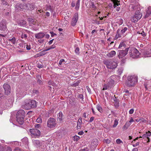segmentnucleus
Returning a JSON list of instances; mask_svg holds the SVG:
<instances>
[{
    "instance_id": "36",
    "label": "nucleus",
    "mask_w": 151,
    "mask_h": 151,
    "mask_svg": "<svg viewBox=\"0 0 151 151\" xmlns=\"http://www.w3.org/2000/svg\"><path fill=\"white\" fill-rule=\"evenodd\" d=\"M137 33L140 34L143 37H145L146 34L143 31H142L141 33H140V32H137Z\"/></svg>"
},
{
    "instance_id": "14",
    "label": "nucleus",
    "mask_w": 151,
    "mask_h": 151,
    "mask_svg": "<svg viewBox=\"0 0 151 151\" xmlns=\"http://www.w3.org/2000/svg\"><path fill=\"white\" fill-rule=\"evenodd\" d=\"M45 34H44V32H40L36 34L35 35V37L37 39H41L43 38L45 36Z\"/></svg>"
},
{
    "instance_id": "43",
    "label": "nucleus",
    "mask_w": 151,
    "mask_h": 151,
    "mask_svg": "<svg viewBox=\"0 0 151 151\" xmlns=\"http://www.w3.org/2000/svg\"><path fill=\"white\" fill-rule=\"evenodd\" d=\"M2 97V99H5L6 98V96H3V94L2 92L0 91V98H1Z\"/></svg>"
},
{
    "instance_id": "49",
    "label": "nucleus",
    "mask_w": 151,
    "mask_h": 151,
    "mask_svg": "<svg viewBox=\"0 0 151 151\" xmlns=\"http://www.w3.org/2000/svg\"><path fill=\"white\" fill-rule=\"evenodd\" d=\"M144 122V123H146L147 122V120L145 119H143V118L140 119V122Z\"/></svg>"
},
{
    "instance_id": "10",
    "label": "nucleus",
    "mask_w": 151,
    "mask_h": 151,
    "mask_svg": "<svg viewBox=\"0 0 151 151\" xmlns=\"http://www.w3.org/2000/svg\"><path fill=\"white\" fill-rule=\"evenodd\" d=\"M29 132L31 134L35 136H39L40 135V132L38 129H30Z\"/></svg>"
},
{
    "instance_id": "21",
    "label": "nucleus",
    "mask_w": 151,
    "mask_h": 151,
    "mask_svg": "<svg viewBox=\"0 0 151 151\" xmlns=\"http://www.w3.org/2000/svg\"><path fill=\"white\" fill-rule=\"evenodd\" d=\"M26 21L24 20H21L17 22V24L21 26H24L26 24Z\"/></svg>"
},
{
    "instance_id": "51",
    "label": "nucleus",
    "mask_w": 151,
    "mask_h": 151,
    "mask_svg": "<svg viewBox=\"0 0 151 151\" xmlns=\"http://www.w3.org/2000/svg\"><path fill=\"white\" fill-rule=\"evenodd\" d=\"M122 71L123 70L122 68L119 69L118 70L119 75H120L122 73Z\"/></svg>"
},
{
    "instance_id": "46",
    "label": "nucleus",
    "mask_w": 151,
    "mask_h": 151,
    "mask_svg": "<svg viewBox=\"0 0 151 151\" xmlns=\"http://www.w3.org/2000/svg\"><path fill=\"white\" fill-rule=\"evenodd\" d=\"M80 83V81H76V82L75 83L73 84V86H78L79 84Z\"/></svg>"
},
{
    "instance_id": "48",
    "label": "nucleus",
    "mask_w": 151,
    "mask_h": 151,
    "mask_svg": "<svg viewBox=\"0 0 151 151\" xmlns=\"http://www.w3.org/2000/svg\"><path fill=\"white\" fill-rule=\"evenodd\" d=\"M28 21L29 22L33 24V22H34L33 19L32 18H29L28 19Z\"/></svg>"
},
{
    "instance_id": "2",
    "label": "nucleus",
    "mask_w": 151,
    "mask_h": 151,
    "mask_svg": "<svg viewBox=\"0 0 151 151\" xmlns=\"http://www.w3.org/2000/svg\"><path fill=\"white\" fill-rule=\"evenodd\" d=\"M25 112L22 109L18 111L16 114L17 122L20 124L22 125L24 122Z\"/></svg>"
},
{
    "instance_id": "30",
    "label": "nucleus",
    "mask_w": 151,
    "mask_h": 151,
    "mask_svg": "<svg viewBox=\"0 0 151 151\" xmlns=\"http://www.w3.org/2000/svg\"><path fill=\"white\" fill-rule=\"evenodd\" d=\"M80 1V0H78L76 2L75 8L77 10H78L79 9Z\"/></svg>"
},
{
    "instance_id": "26",
    "label": "nucleus",
    "mask_w": 151,
    "mask_h": 151,
    "mask_svg": "<svg viewBox=\"0 0 151 151\" xmlns=\"http://www.w3.org/2000/svg\"><path fill=\"white\" fill-rule=\"evenodd\" d=\"M126 45L125 43L124 42H121L118 47V48L123 49L124 48L126 47Z\"/></svg>"
},
{
    "instance_id": "13",
    "label": "nucleus",
    "mask_w": 151,
    "mask_h": 151,
    "mask_svg": "<svg viewBox=\"0 0 151 151\" xmlns=\"http://www.w3.org/2000/svg\"><path fill=\"white\" fill-rule=\"evenodd\" d=\"M34 145L37 148H38L42 145L41 142L38 140H35L33 141Z\"/></svg>"
},
{
    "instance_id": "32",
    "label": "nucleus",
    "mask_w": 151,
    "mask_h": 151,
    "mask_svg": "<svg viewBox=\"0 0 151 151\" xmlns=\"http://www.w3.org/2000/svg\"><path fill=\"white\" fill-rule=\"evenodd\" d=\"M9 40L13 44H15L16 43V39L14 37H13L12 39H9Z\"/></svg>"
},
{
    "instance_id": "55",
    "label": "nucleus",
    "mask_w": 151,
    "mask_h": 151,
    "mask_svg": "<svg viewBox=\"0 0 151 151\" xmlns=\"http://www.w3.org/2000/svg\"><path fill=\"white\" fill-rule=\"evenodd\" d=\"M108 87H109V86H107L106 85H105L104 86V88L103 89V90H107L108 88Z\"/></svg>"
},
{
    "instance_id": "8",
    "label": "nucleus",
    "mask_w": 151,
    "mask_h": 151,
    "mask_svg": "<svg viewBox=\"0 0 151 151\" xmlns=\"http://www.w3.org/2000/svg\"><path fill=\"white\" fill-rule=\"evenodd\" d=\"M129 47L126 48L125 50H118L119 54L118 55L119 58H122L125 56L127 54Z\"/></svg>"
},
{
    "instance_id": "9",
    "label": "nucleus",
    "mask_w": 151,
    "mask_h": 151,
    "mask_svg": "<svg viewBox=\"0 0 151 151\" xmlns=\"http://www.w3.org/2000/svg\"><path fill=\"white\" fill-rule=\"evenodd\" d=\"M3 88L5 91V94L8 95L10 93L11 88L10 86L7 83H4L3 86Z\"/></svg>"
},
{
    "instance_id": "29",
    "label": "nucleus",
    "mask_w": 151,
    "mask_h": 151,
    "mask_svg": "<svg viewBox=\"0 0 151 151\" xmlns=\"http://www.w3.org/2000/svg\"><path fill=\"white\" fill-rule=\"evenodd\" d=\"M120 29H118V30H117V34L116 35V37L114 38L115 39H116L121 37V34L120 33Z\"/></svg>"
},
{
    "instance_id": "15",
    "label": "nucleus",
    "mask_w": 151,
    "mask_h": 151,
    "mask_svg": "<svg viewBox=\"0 0 151 151\" xmlns=\"http://www.w3.org/2000/svg\"><path fill=\"white\" fill-rule=\"evenodd\" d=\"M13 101L12 99H10L9 98L6 99L5 101V104L6 106L9 107L11 106L13 103Z\"/></svg>"
},
{
    "instance_id": "27",
    "label": "nucleus",
    "mask_w": 151,
    "mask_h": 151,
    "mask_svg": "<svg viewBox=\"0 0 151 151\" xmlns=\"http://www.w3.org/2000/svg\"><path fill=\"white\" fill-rule=\"evenodd\" d=\"M22 142L24 145L28 144V139L27 137H25L22 139Z\"/></svg>"
},
{
    "instance_id": "52",
    "label": "nucleus",
    "mask_w": 151,
    "mask_h": 151,
    "mask_svg": "<svg viewBox=\"0 0 151 151\" xmlns=\"http://www.w3.org/2000/svg\"><path fill=\"white\" fill-rule=\"evenodd\" d=\"M127 122L125 124L123 127L122 129H123L126 130L127 129L128 126H127Z\"/></svg>"
},
{
    "instance_id": "25",
    "label": "nucleus",
    "mask_w": 151,
    "mask_h": 151,
    "mask_svg": "<svg viewBox=\"0 0 151 151\" xmlns=\"http://www.w3.org/2000/svg\"><path fill=\"white\" fill-rule=\"evenodd\" d=\"M108 81V84L109 86H111L114 84V81L111 78H109Z\"/></svg>"
},
{
    "instance_id": "58",
    "label": "nucleus",
    "mask_w": 151,
    "mask_h": 151,
    "mask_svg": "<svg viewBox=\"0 0 151 151\" xmlns=\"http://www.w3.org/2000/svg\"><path fill=\"white\" fill-rule=\"evenodd\" d=\"M6 149V150H4V151H12V149L10 147H7Z\"/></svg>"
},
{
    "instance_id": "7",
    "label": "nucleus",
    "mask_w": 151,
    "mask_h": 151,
    "mask_svg": "<svg viewBox=\"0 0 151 151\" xmlns=\"http://www.w3.org/2000/svg\"><path fill=\"white\" fill-rule=\"evenodd\" d=\"M56 124V120L53 118H50L47 122V126L49 128H53L55 126Z\"/></svg>"
},
{
    "instance_id": "64",
    "label": "nucleus",
    "mask_w": 151,
    "mask_h": 151,
    "mask_svg": "<svg viewBox=\"0 0 151 151\" xmlns=\"http://www.w3.org/2000/svg\"><path fill=\"white\" fill-rule=\"evenodd\" d=\"M40 124H36L35 125V127L36 128H38L40 127Z\"/></svg>"
},
{
    "instance_id": "17",
    "label": "nucleus",
    "mask_w": 151,
    "mask_h": 151,
    "mask_svg": "<svg viewBox=\"0 0 151 151\" xmlns=\"http://www.w3.org/2000/svg\"><path fill=\"white\" fill-rule=\"evenodd\" d=\"M113 100L114 101L113 103H114L115 107L116 108L118 107L119 105V100L117 99L115 97V95L114 96V97L113 98Z\"/></svg>"
},
{
    "instance_id": "44",
    "label": "nucleus",
    "mask_w": 151,
    "mask_h": 151,
    "mask_svg": "<svg viewBox=\"0 0 151 151\" xmlns=\"http://www.w3.org/2000/svg\"><path fill=\"white\" fill-rule=\"evenodd\" d=\"M65 60L64 59H61L60 60V62L59 63V65H61L63 64V63H64V64H65L64 63H65Z\"/></svg>"
},
{
    "instance_id": "57",
    "label": "nucleus",
    "mask_w": 151,
    "mask_h": 151,
    "mask_svg": "<svg viewBox=\"0 0 151 151\" xmlns=\"http://www.w3.org/2000/svg\"><path fill=\"white\" fill-rule=\"evenodd\" d=\"M134 111V109H131L129 111V113L130 114H132Z\"/></svg>"
},
{
    "instance_id": "62",
    "label": "nucleus",
    "mask_w": 151,
    "mask_h": 151,
    "mask_svg": "<svg viewBox=\"0 0 151 151\" xmlns=\"http://www.w3.org/2000/svg\"><path fill=\"white\" fill-rule=\"evenodd\" d=\"M139 145V142H137L135 144H133L132 145L134 147H136V146L138 145Z\"/></svg>"
},
{
    "instance_id": "50",
    "label": "nucleus",
    "mask_w": 151,
    "mask_h": 151,
    "mask_svg": "<svg viewBox=\"0 0 151 151\" xmlns=\"http://www.w3.org/2000/svg\"><path fill=\"white\" fill-rule=\"evenodd\" d=\"M146 134L147 137L150 136L151 135V132L150 131H148L147 132H146Z\"/></svg>"
},
{
    "instance_id": "54",
    "label": "nucleus",
    "mask_w": 151,
    "mask_h": 151,
    "mask_svg": "<svg viewBox=\"0 0 151 151\" xmlns=\"http://www.w3.org/2000/svg\"><path fill=\"white\" fill-rule=\"evenodd\" d=\"M50 33L51 34V36L52 37H53L55 35H56L57 34L54 33L53 32H50Z\"/></svg>"
},
{
    "instance_id": "38",
    "label": "nucleus",
    "mask_w": 151,
    "mask_h": 151,
    "mask_svg": "<svg viewBox=\"0 0 151 151\" xmlns=\"http://www.w3.org/2000/svg\"><path fill=\"white\" fill-rule=\"evenodd\" d=\"M36 121L38 123H41L42 122V119L41 116H39L37 119Z\"/></svg>"
},
{
    "instance_id": "40",
    "label": "nucleus",
    "mask_w": 151,
    "mask_h": 151,
    "mask_svg": "<svg viewBox=\"0 0 151 151\" xmlns=\"http://www.w3.org/2000/svg\"><path fill=\"white\" fill-rule=\"evenodd\" d=\"M79 48L78 47H77L75 50V53L77 54H79Z\"/></svg>"
},
{
    "instance_id": "18",
    "label": "nucleus",
    "mask_w": 151,
    "mask_h": 151,
    "mask_svg": "<svg viewBox=\"0 0 151 151\" xmlns=\"http://www.w3.org/2000/svg\"><path fill=\"white\" fill-rule=\"evenodd\" d=\"M145 57H151V50L150 49H148L147 50L145 51L143 53Z\"/></svg>"
},
{
    "instance_id": "61",
    "label": "nucleus",
    "mask_w": 151,
    "mask_h": 151,
    "mask_svg": "<svg viewBox=\"0 0 151 151\" xmlns=\"http://www.w3.org/2000/svg\"><path fill=\"white\" fill-rule=\"evenodd\" d=\"M79 151H88V150H87V148H84L80 150Z\"/></svg>"
},
{
    "instance_id": "39",
    "label": "nucleus",
    "mask_w": 151,
    "mask_h": 151,
    "mask_svg": "<svg viewBox=\"0 0 151 151\" xmlns=\"http://www.w3.org/2000/svg\"><path fill=\"white\" fill-rule=\"evenodd\" d=\"M80 137L77 136H75L73 137V140L74 141H77L80 139Z\"/></svg>"
},
{
    "instance_id": "6",
    "label": "nucleus",
    "mask_w": 151,
    "mask_h": 151,
    "mask_svg": "<svg viewBox=\"0 0 151 151\" xmlns=\"http://www.w3.org/2000/svg\"><path fill=\"white\" fill-rule=\"evenodd\" d=\"M142 15L140 13L139 10L136 11L135 14L131 19V21L133 22H137L142 17Z\"/></svg>"
},
{
    "instance_id": "45",
    "label": "nucleus",
    "mask_w": 151,
    "mask_h": 151,
    "mask_svg": "<svg viewBox=\"0 0 151 151\" xmlns=\"http://www.w3.org/2000/svg\"><path fill=\"white\" fill-rule=\"evenodd\" d=\"M37 83L40 85H42L43 84V82L42 81L40 80V79L38 78L37 80Z\"/></svg>"
},
{
    "instance_id": "24",
    "label": "nucleus",
    "mask_w": 151,
    "mask_h": 151,
    "mask_svg": "<svg viewBox=\"0 0 151 151\" xmlns=\"http://www.w3.org/2000/svg\"><path fill=\"white\" fill-rule=\"evenodd\" d=\"M82 123V118L80 117L78 119V122L77 125V129H80L81 128V123Z\"/></svg>"
},
{
    "instance_id": "4",
    "label": "nucleus",
    "mask_w": 151,
    "mask_h": 151,
    "mask_svg": "<svg viewBox=\"0 0 151 151\" xmlns=\"http://www.w3.org/2000/svg\"><path fill=\"white\" fill-rule=\"evenodd\" d=\"M129 56L133 58H136L140 55L139 51L134 47L129 48Z\"/></svg>"
},
{
    "instance_id": "11",
    "label": "nucleus",
    "mask_w": 151,
    "mask_h": 151,
    "mask_svg": "<svg viewBox=\"0 0 151 151\" xmlns=\"http://www.w3.org/2000/svg\"><path fill=\"white\" fill-rule=\"evenodd\" d=\"M6 29V22L4 20H2L0 22V30L3 31Z\"/></svg>"
},
{
    "instance_id": "1",
    "label": "nucleus",
    "mask_w": 151,
    "mask_h": 151,
    "mask_svg": "<svg viewBox=\"0 0 151 151\" xmlns=\"http://www.w3.org/2000/svg\"><path fill=\"white\" fill-rule=\"evenodd\" d=\"M22 107L26 109L35 108L37 107V103L35 100H27L25 101Z\"/></svg>"
},
{
    "instance_id": "35",
    "label": "nucleus",
    "mask_w": 151,
    "mask_h": 151,
    "mask_svg": "<svg viewBox=\"0 0 151 151\" xmlns=\"http://www.w3.org/2000/svg\"><path fill=\"white\" fill-rule=\"evenodd\" d=\"M46 51L45 50H44L40 52L39 54V56H42L45 54H46L45 52Z\"/></svg>"
},
{
    "instance_id": "34",
    "label": "nucleus",
    "mask_w": 151,
    "mask_h": 151,
    "mask_svg": "<svg viewBox=\"0 0 151 151\" xmlns=\"http://www.w3.org/2000/svg\"><path fill=\"white\" fill-rule=\"evenodd\" d=\"M96 108L101 113H102L103 112L102 108L101 106L99 105H97L96 106Z\"/></svg>"
},
{
    "instance_id": "63",
    "label": "nucleus",
    "mask_w": 151,
    "mask_h": 151,
    "mask_svg": "<svg viewBox=\"0 0 151 151\" xmlns=\"http://www.w3.org/2000/svg\"><path fill=\"white\" fill-rule=\"evenodd\" d=\"M26 48H27V50H30V49H31L30 45H27Z\"/></svg>"
},
{
    "instance_id": "28",
    "label": "nucleus",
    "mask_w": 151,
    "mask_h": 151,
    "mask_svg": "<svg viewBox=\"0 0 151 151\" xmlns=\"http://www.w3.org/2000/svg\"><path fill=\"white\" fill-rule=\"evenodd\" d=\"M63 116V114L62 112L61 111L60 112L59 114L58 115V119H59L60 122H61L62 120V117Z\"/></svg>"
},
{
    "instance_id": "60",
    "label": "nucleus",
    "mask_w": 151,
    "mask_h": 151,
    "mask_svg": "<svg viewBox=\"0 0 151 151\" xmlns=\"http://www.w3.org/2000/svg\"><path fill=\"white\" fill-rule=\"evenodd\" d=\"M105 141L108 144H109L111 142L110 140L108 139H106Z\"/></svg>"
},
{
    "instance_id": "42",
    "label": "nucleus",
    "mask_w": 151,
    "mask_h": 151,
    "mask_svg": "<svg viewBox=\"0 0 151 151\" xmlns=\"http://www.w3.org/2000/svg\"><path fill=\"white\" fill-rule=\"evenodd\" d=\"M5 149H6V148L5 147L2 146L1 145H0V150L1 151H4V150Z\"/></svg>"
},
{
    "instance_id": "37",
    "label": "nucleus",
    "mask_w": 151,
    "mask_h": 151,
    "mask_svg": "<svg viewBox=\"0 0 151 151\" xmlns=\"http://www.w3.org/2000/svg\"><path fill=\"white\" fill-rule=\"evenodd\" d=\"M118 120L117 119H116L114 120V124L113 126V127L114 128L116 127L118 124Z\"/></svg>"
},
{
    "instance_id": "56",
    "label": "nucleus",
    "mask_w": 151,
    "mask_h": 151,
    "mask_svg": "<svg viewBox=\"0 0 151 151\" xmlns=\"http://www.w3.org/2000/svg\"><path fill=\"white\" fill-rule=\"evenodd\" d=\"M94 119V117H93V116L91 117L90 118V120L89 121V122L90 123L92 122L93 120Z\"/></svg>"
},
{
    "instance_id": "47",
    "label": "nucleus",
    "mask_w": 151,
    "mask_h": 151,
    "mask_svg": "<svg viewBox=\"0 0 151 151\" xmlns=\"http://www.w3.org/2000/svg\"><path fill=\"white\" fill-rule=\"evenodd\" d=\"M116 142L118 144H120L121 143H123V142L119 139H117Z\"/></svg>"
},
{
    "instance_id": "3",
    "label": "nucleus",
    "mask_w": 151,
    "mask_h": 151,
    "mask_svg": "<svg viewBox=\"0 0 151 151\" xmlns=\"http://www.w3.org/2000/svg\"><path fill=\"white\" fill-rule=\"evenodd\" d=\"M137 77L134 76H128L126 83L128 87L133 86L137 83Z\"/></svg>"
},
{
    "instance_id": "41",
    "label": "nucleus",
    "mask_w": 151,
    "mask_h": 151,
    "mask_svg": "<svg viewBox=\"0 0 151 151\" xmlns=\"http://www.w3.org/2000/svg\"><path fill=\"white\" fill-rule=\"evenodd\" d=\"M32 93H33L34 94H37L39 93V91L37 90H33L32 91Z\"/></svg>"
},
{
    "instance_id": "59",
    "label": "nucleus",
    "mask_w": 151,
    "mask_h": 151,
    "mask_svg": "<svg viewBox=\"0 0 151 151\" xmlns=\"http://www.w3.org/2000/svg\"><path fill=\"white\" fill-rule=\"evenodd\" d=\"M15 151H22L18 147H17L14 149Z\"/></svg>"
},
{
    "instance_id": "53",
    "label": "nucleus",
    "mask_w": 151,
    "mask_h": 151,
    "mask_svg": "<svg viewBox=\"0 0 151 151\" xmlns=\"http://www.w3.org/2000/svg\"><path fill=\"white\" fill-rule=\"evenodd\" d=\"M83 95L82 94H80L78 96V98H79L80 99H83Z\"/></svg>"
},
{
    "instance_id": "20",
    "label": "nucleus",
    "mask_w": 151,
    "mask_h": 151,
    "mask_svg": "<svg viewBox=\"0 0 151 151\" xmlns=\"http://www.w3.org/2000/svg\"><path fill=\"white\" fill-rule=\"evenodd\" d=\"M16 8H19L21 9H26V4H17L16 5Z\"/></svg>"
},
{
    "instance_id": "23",
    "label": "nucleus",
    "mask_w": 151,
    "mask_h": 151,
    "mask_svg": "<svg viewBox=\"0 0 151 151\" xmlns=\"http://www.w3.org/2000/svg\"><path fill=\"white\" fill-rule=\"evenodd\" d=\"M143 138L145 139V140L147 141V142H149L150 141V139L147 136L146 134H144L142 136H140L139 138Z\"/></svg>"
},
{
    "instance_id": "22",
    "label": "nucleus",
    "mask_w": 151,
    "mask_h": 151,
    "mask_svg": "<svg viewBox=\"0 0 151 151\" xmlns=\"http://www.w3.org/2000/svg\"><path fill=\"white\" fill-rule=\"evenodd\" d=\"M116 53L115 51L113 50L107 54V56L109 58H112L116 55Z\"/></svg>"
},
{
    "instance_id": "31",
    "label": "nucleus",
    "mask_w": 151,
    "mask_h": 151,
    "mask_svg": "<svg viewBox=\"0 0 151 151\" xmlns=\"http://www.w3.org/2000/svg\"><path fill=\"white\" fill-rule=\"evenodd\" d=\"M111 1L113 2L114 4H115L116 6H118L120 5V1H118V0H111Z\"/></svg>"
},
{
    "instance_id": "19",
    "label": "nucleus",
    "mask_w": 151,
    "mask_h": 151,
    "mask_svg": "<svg viewBox=\"0 0 151 151\" xmlns=\"http://www.w3.org/2000/svg\"><path fill=\"white\" fill-rule=\"evenodd\" d=\"M146 13L145 17V18L148 17L151 14V7L150 6L148 7L146 9Z\"/></svg>"
},
{
    "instance_id": "16",
    "label": "nucleus",
    "mask_w": 151,
    "mask_h": 151,
    "mask_svg": "<svg viewBox=\"0 0 151 151\" xmlns=\"http://www.w3.org/2000/svg\"><path fill=\"white\" fill-rule=\"evenodd\" d=\"M26 9L32 10L34 9L35 6L33 4L28 3L26 4Z\"/></svg>"
},
{
    "instance_id": "12",
    "label": "nucleus",
    "mask_w": 151,
    "mask_h": 151,
    "mask_svg": "<svg viewBox=\"0 0 151 151\" xmlns=\"http://www.w3.org/2000/svg\"><path fill=\"white\" fill-rule=\"evenodd\" d=\"M78 16V13H76L75 14L71 21V24L72 26L74 27L76 25L77 21Z\"/></svg>"
},
{
    "instance_id": "5",
    "label": "nucleus",
    "mask_w": 151,
    "mask_h": 151,
    "mask_svg": "<svg viewBox=\"0 0 151 151\" xmlns=\"http://www.w3.org/2000/svg\"><path fill=\"white\" fill-rule=\"evenodd\" d=\"M104 64L108 68L110 69H115L117 66V63L115 62L109 61L108 60L105 61L104 62Z\"/></svg>"
},
{
    "instance_id": "33",
    "label": "nucleus",
    "mask_w": 151,
    "mask_h": 151,
    "mask_svg": "<svg viewBox=\"0 0 151 151\" xmlns=\"http://www.w3.org/2000/svg\"><path fill=\"white\" fill-rule=\"evenodd\" d=\"M127 28L126 27H124V28L121 30H120V33L121 35L123 34L127 30Z\"/></svg>"
}]
</instances>
